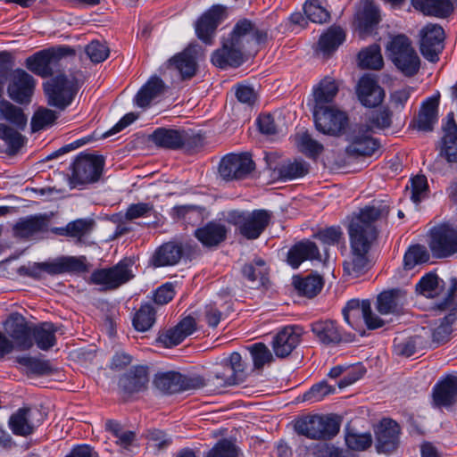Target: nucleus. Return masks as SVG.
Masks as SVG:
<instances>
[{
  "instance_id": "nucleus-1",
  "label": "nucleus",
  "mask_w": 457,
  "mask_h": 457,
  "mask_svg": "<svg viewBox=\"0 0 457 457\" xmlns=\"http://www.w3.org/2000/svg\"><path fill=\"white\" fill-rule=\"evenodd\" d=\"M388 214L389 207L383 202H373L352 214L347 227L350 254L343 264L347 275L358 278L367 271L368 254L379 234L378 222Z\"/></svg>"
},
{
  "instance_id": "nucleus-2",
  "label": "nucleus",
  "mask_w": 457,
  "mask_h": 457,
  "mask_svg": "<svg viewBox=\"0 0 457 457\" xmlns=\"http://www.w3.org/2000/svg\"><path fill=\"white\" fill-rule=\"evenodd\" d=\"M270 38L269 29L258 26L253 21L241 18L234 25L228 37H223L221 48L212 56V62L221 69L238 67L244 61V54L253 46L265 45Z\"/></svg>"
},
{
  "instance_id": "nucleus-3",
  "label": "nucleus",
  "mask_w": 457,
  "mask_h": 457,
  "mask_svg": "<svg viewBox=\"0 0 457 457\" xmlns=\"http://www.w3.org/2000/svg\"><path fill=\"white\" fill-rule=\"evenodd\" d=\"M294 428L298 435L313 440L327 441L339 432L340 424L332 416L312 414L297 419Z\"/></svg>"
},
{
  "instance_id": "nucleus-4",
  "label": "nucleus",
  "mask_w": 457,
  "mask_h": 457,
  "mask_svg": "<svg viewBox=\"0 0 457 457\" xmlns=\"http://www.w3.org/2000/svg\"><path fill=\"white\" fill-rule=\"evenodd\" d=\"M271 214L266 210L242 212L233 210L228 212L226 220L236 226L239 233L245 238H258L270 221Z\"/></svg>"
},
{
  "instance_id": "nucleus-5",
  "label": "nucleus",
  "mask_w": 457,
  "mask_h": 457,
  "mask_svg": "<svg viewBox=\"0 0 457 457\" xmlns=\"http://www.w3.org/2000/svg\"><path fill=\"white\" fill-rule=\"evenodd\" d=\"M104 167V158L102 155L80 154L71 166L69 183L75 188L95 183L99 180Z\"/></svg>"
},
{
  "instance_id": "nucleus-6",
  "label": "nucleus",
  "mask_w": 457,
  "mask_h": 457,
  "mask_svg": "<svg viewBox=\"0 0 457 457\" xmlns=\"http://www.w3.org/2000/svg\"><path fill=\"white\" fill-rule=\"evenodd\" d=\"M386 49L390 59L403 74L412 77L419 71L420 57L406 36L394 37L387 44Z\"/></svg>"
},
{
  "instance_id": "nucleus-7",
  "label": "nucleus",
  "mask_w": 457,
  "mask_h": 457,
  "mask_svg": "<svg viewBox=\"0 0 457 457\" xmlns=\"http://www.w3.org/2000/svg\"><path fill=\"white\" fill-rule=\"evenodd\" d=\"M150 138L157 146L172 150H192L204 144V137L200 134L186 129L158 128Z\"/></svg>"
},
{
  "instance_id": "nucleus-8",
  "label": "nucleus",
  "mask_w": 457,
  "mask_h": 457,
  "mask_svg": "<svg viewBox=\"0 0 457 457\" xmlns=\"http://www.w3.org/2000/svg\"><path fill=\"white\" fill-rule=\"evenodd\" d=\"M81 79L72 77L69 79L59 75L44 85L45 93L48 97V104L63 110L70 105L77 94Z\"/></svg>"
},
{
  "instance_id": "nucleus-9",
  "label": "nucleus",
  "mask_w": 457,
  "mask_h": 457,
  "mask_svg": "<svg viewBox=\"0 0 457 457\" xmlns=\"http://www.w3.org/2000/svg\"><path fill=\"white\" fill-rule=\"evenodd\" d=\"M73 53L68 46L52 47L39 51L26 60V67L42 78L52 76L58 71L61 59Z\"/></svg>"
},
{
  "instance_id": "nucleus-10",
  "label": "nucleus",
  "mask_w": 457,
  "mask_h": 457,
  "mask_svg": "<svg viewBox=\"0 0 457 457\" xmlns=\"http://www.w3.org/2000/svg\"><path fill=\"white\" fill-rule=\"evenodd\" d=\"M429 249L436 258H449L457 254V227L442 223L429 232Z\"/></svg>"
},
{
  "instance_id": "nucleus-11",
  "label": "nucleus",
  "mask_w": 457,
  "mask_h": 457,
  "mask_svg": "<svg viewBox=\"0 0 457 457\" xmlns=\"http://www.w3.org/2000/svg\"><path fill=\"white\" fill-rule=\"evenodd\" d=\"M133 278L131 265L126 261H121L111 268L94 270L90 276V283L107 291L117 289Z\"/></svg>"
},
{
  "instance_id": "nucleus-12",
  "label": "nucleus",
  "mask_w": 457,
  "mask_h": 457,
  "mask_svg": "<svg viewBox=\"0 0 457 457\" xmlns=\"http://www.w3.org/2000/svg\"><path fill=\"white\" fill-rule=\"evenodd\" d=\"M342 312L345 322L353 328L359 327L361 321L365 323L369 329H376L385 324L382 319L373 313L370 301L368 299L362 301L352 299L348 301Z\"/></svg>"
},
{
  "instance_id": "nucleus-13",
  "label": "nucleus",
  "mask_w": 457,
  "mask_h": 457,
  "mask_svg": "<svg viewBox=\"0 0 457 457\" xmlns=\"http://www.w3.org/2000/svg\"><path fill=\"white\" fill-rule=\"evenodd\" d=\"M316 129L323 134L339 136L348 124L346 113L335 105L313 108Z\"/></svg>"
},
{
  "instance_id": "nucleus-14",
  "label": "nucleus",
  "mask_w": 457,
  "mask_h": 457,
  "mask_svg": "<svg viewBox=\"0 0 457 457\" xmlns=\"http://www.w3.org/2000/svg\"><path fill=\"white\" fill-rule=\"evenodd\" d=\"M154 383L159 390L167 394L198 389L206 386L204 379L200 376L187 377L176 371L156 374Z\"/></svg>"
},
{
  "instance_id": "nucleus-15",
  "label": "nucleus",
  "mask_w": 457,
  "mask_h": 457,
  "mask_svg": "<svg viewBox=\"0 0 457 457\" xmlns=\"http://www.w3.org/2000/svg\"><path fill=\"white\" fill-rule=\"evenodd\" d=\"M255 168L249 154H229L224 156L219 166V173L226 181L246 178Z\"/></svg>"
},
{
  "instance_id": "nucleus-16",
  "label": "nucleus",
  "mask_w": 457,
  "mask_h": 457,
  "mask_svg": "<svg viewBox=\"0 0 457 457\" xmlns=\"http://www.w3.org/2000/svg\"><path fill=\"white\" fill-rule=\"evenodd\" d=\"M245 378V364L242 356L239 353L234 352L224 363L222 370L209 378L206 385L216 387L229 386L243 382Z\"/></svg>"
},
{
  "instance_id": "nucleus-17",
  "label": "nucleus",
  "mask_w": 457,
  "mask_h": 457,
  "mask_svg": "<svg viewBox=\"0 0 457 457\" xmlns=\"http://www.w3.org/2000/svg\"><path fill=\"white\" fill-rule=\"evenodd\" d=\"M4 328L17 350L27 351L33 346L32 328L22 314L11 313L4 322Z\"/></svg>"
},
{
  "instance_id": "nucleus-18",
  "label": "nucleus",
  "mask_w": 457,
  "mask_h": 457,
  "mask_svg": "<svg viewBox=\"0 0 457 457\" xmlns=\"http://www.w3.org/2000/svg\"><path fill=\"white\" fill-rule=\"evenodd\" d=\"M370 132L368 125L356 126L347 136V154L354 156L372 155L378 149L379 144L371 137Z\"/></svg>"
},
{
  "instance_id": "nucleus-19",
  "label": "nucleus",
  "mask_w": 457,
  "mask_h": 457,
  "mask_svg": "<svg viewBox=\"0 0 457 457\" xmlns=\"http://www.w3.org/2000/svg\"><path fill=\"white\" fill-rule=\"evenodd\" d=\"M420 52L425 59L431 62L439 60L444 49L445 31L437 24L429 23L420 30Z\"/></svg>"
},
{
  "instance_id": "nucleus-20",
  "label": "nucleus",
  "mask_w": 457,
  "mask_h": 457,
  "mask_svg": "<svg viewBox=\"0 0 457 457\" xmlns=\"http://www.w3.org/2000/svg\"><path fill=\"white\" fill-rule=\"evenodd\" d=\"M42 413L38 410L24 407L11 415L8 425L16 436H27L42 423Z\"/></svg>"
},
{
  "instance_id": "nucleus-21",
  "label": "nucleus",
  "mask_w": 457,
  "mask_h": 457,
  "mask_svg": "<svg viewBox=\"0 0 457 457\" xmlns=\"http://www.w3.org/2000/svg\"><path fill=\"white\" fill-rule=\"evenodd\" d=\"M376 449L379 453L394 452L399 444V425L391 419H383L375 428Z\"/></svg>"
},
{
  "instance_id": "nucleus-22",
  "label": "nucleus",
  "mask_w": 457,
  "mask_h": 457,
  "mask_svg": "<svg viewBox=\"0 0 457 457\" xmlns=\"http://www.w3.org/2000/svg\"><path fill=\"white\" fill-rule=\"evenodd\" d=\"M35 83V79L30 74L22 69H16L8 86V95L16 103H29Z\"/></svg>"
},
{
  "instance_id": "nucleus-23",
  "label": "nucleus",
  "mask_w": 457,
  "mask_h": 457,
  "mask_svg": "<svg viewBox=\"0 0 457 457\" xmlns=\"http://www.w3.org/2000/svg\"><path fill=\"white\" fill-rule=\"evenodd\" d=\"M226 8L222 5H213L198 20L195 31L198 37L210 44L219 24L226 18Z\"/></svg>"
},
{
  "instance_id": "nucleus-24",
  "label": "nucleus",
  "mask_w": 457,
  "mask_h": 457,
  "mask_svg": "<svg viewBox=\"0 0 457 457\" xmlns=\"http://www.w3.org/2000/svg\"><path fill=\"white\" fill-rule=\"evenodd\" d=\"M356 93L360 102L367 107L378 105L385 96L384 90L370 75H364L360 79Z\"/></svg>"
},
{
  "instance_id": "nucleus-25",
  "label": "nucleus",
  "mask_w": 457,
  "mask_h": 457,
  "mask_svg": "<svg viewBox=\"0 0 457 457\" xmlns=\"http://www.w3.org/2000/svg\"><path fill=\"white\" fill-rule=\"evenodd\" d=\"M85 256H63L52 262H40L43 272L51 275L65 272H85L87 270Z\"/></svg>"
},
{
  "instance_id": "nucleus-26",
  "label": "nucleus",
  "mask_w": 457,
  "mask_h": 457,
  "mask_svg": "<svg viewBox=\"0 0 457 457\" xmlns=\"http://www.w3.org/2000/svg\"><path fill=\"white\" fill-rule=\"evenodd\" d=\"M49 220L46 215H30L20 219L13 226L16 237L29 238L48 230Z\"/></svg>"
},
{
  "instance_id": "nucleus-27",
  "label": "nucleus",
  "mask_w": 457,
  "mask_h": 457,
  "mask_svg": "<svg viewBox=\"0 0 457 457\" xmlns=\"http://www.w3.org/2000/svg\"><path fill=\"white\" fill-rule=\"evenodd\" d=\"M439 97L427 98L420 106L418 116L413 120V127L420 131H432L438 118Z\"/></svg>"
},
{
  "instance_id": "nucleus-28",
  "label": "nucleus",
  "mask_w": 457,
  "mask_h": 457,
  "mask_svg": "<svg viewBox=\"0 0 457 457\" xmlns=\"http://www.w3.org/2000/svg\"><path fill=\"white\" fill-rule=\"evenodd\" d=\"M311 330L318 341L326 345H337L343 340L341 328L332 320L314 321L311 324Z\"/></svg>"
},
{
  "instance_id": "nucleus-29",
  "label": "nucleus",
  "mask_w": 457,
  "mask_h": 457,
  "mask_svg": "<svg viewBox=\"0 0 457 457\" xmlns=\"http://www.w3.org/2000/svg\"><path fill=\"white\" fill-rule=\"evenodd\" d=\"M196 322L191 316L184 318L177 326L159 336L158 341L165 347L179 345L195 330Z\"/></svg>"
},
{
  "instance_id": "nucleus-30",
  "label": "nucleus",
  "mask_w": 457,
  "mask_h": 457,
  "mask_svg": "<svg viewBox=\"0 0 457 457\" xmlns=\"http://www.w3.org/2000/svg\"><path fill=\"white\" fill-rule=\"evenodd\" d=\"M406 302V294L401 289L380 293L377 297V310L382 315L399 314Z\"/></svg>"
},
{
  "instance_id": "nucleus-31",
  "label": "nucleus",
  "mask_w": 457,
  "mask_h": 457,
  "mask_svg": "<svg viewBox=\"0 0 457 457\" xmlns=\"http://www.w3.org/2000/svg\"><path fill=\"white\" fill-rule=\"evenodd\" d=\"M228 229L224 224L209 221L195 231V237L205 247L218 246L227 238Z\"/></svg>"
},
{
  "instance_id": "nucleus-32",
  "label": "nucleus",
  "mask_w": 457,
  "mask_h": 457,
  "mask_svg": "<svg viewBox=\"0 0 457 457\" xmlns=\"http://www.w3.org/2000/svg\"><path fill=\"white\" fill-rule=\"evenodd\" d=\"M307 260H321L318 246L310 240L301 241L288 251L287 262L294 269H297L303 262Z\"/></svg>"
},
{
  "instance_id": "nucleus-33",
  "label": "nucleus",
  "mask_w": 457,
  "mask_h": 457,
  "mask_svg": "<svg viewBox=\"0 0 457 457\" xmlns=\"http://www.w3.org/2000/svg\"><path fill=\"white\" fill-rule=\"evenodd\" d=\"M457 398V377L450 375L438 382L433 389V402L437 407L452 405Z\"/></svg>"
},
{
  "instance_id": "nucleus-34",
  "label": "nucleus",
  "mask_w": 457,
  "mask_h": 457,
  "mask_svg": "<svg viewBox=\"0 0 457 457\" xmlns=\"http://www.w3.org/2000/svg\"><path fill=\"white\" fill-rule=\"evenodd\" d=\"M338 90L339 84L334 78L330 76L323 78L316 86H314L312 90L314 98L313 108L332 105L331 103L334 101Z\"/></svg>"
},
{
  "instance_id": "nucleus-35",
  "label": "nucleus",
  "mask_w": 457,
  "mask_h": 457,
  "mask_svg": "<svg viewBox=\"0 0 457 457\" xmlns=\"http://www.w3.org/2000/svg\"><path fill=\"white\" fill-rule=\"evenodd\" d=\"M300 343V335L293 328L280 330L272 340V349L278 358L288 356Z\"/></svg>"
},
{
  "instance_id": "nucleus-36",
  "label": "nucleus",
  "mask_w": 457,
  "mask_h": 457,
  "mask_svg": "<svg viewBox=\"0 0 457 457\" xmlns=\"http://www.w3.org/2000/svg\"><path fill=\"white\" fill-rule=\"evenodd\" d=\"M148 380L147 368L136 366L120 378V386L128 393H136L145 388Z\"/></svg>"
},
{
  "instance_id": "nucleus-37",
  "label": "nucleus",
  "mask_w": 457,
  "mask_h": 457,
  "mask_svg": "<svg viewBox=\"0 0 457 457\" xmlns=\"http://www.w3.org/2000/svg\"><path fill=\"white\" fill-rule=\"evenodd\" d=\"M182 257L181 245L173 242L162 245L154 253L151 262L154 267L172 266Z\"/></svg>"
},
{
  "instance_id": "nucleus-38",
  "label": "nucleus",
  "mask_w": 457,
  "mask_h": 457,
  "mask_svg": "<svg viewBox=\"0 0 457 457\" xmlns=\"http://www.w3.org/2000/svg\"><path fill=\"white\" fill-rule=\"evenodd\" d=\"M413 7L428 16L446 18L453 11L450 0H411Z\"/></svg>"
},
{
  "instance_id": "nucleus-39",
  "label": "nucleus",
  "mask_w": 457,
  "mask_h": 457,
  "mask_svg": "<svg viewBox=\"0 0 457 457\" xmlns=\"http://www.w3.org/2000/svg\"><path fill=\"white\" fill-rule=\"evenodd\" d=\"M379 21V10L377 5L372 1H364L356 14V22L361 32L370 33L378 24Z\"/></svg>"
},
{
  "instance_id": "nucleus-40",
  "label": "nucleus",
  "mask_w": 457,
  "mask_h": 457,
  "mask_svg": "<svg viewBox=\"0 0 457 457\" xmlns=\"http://www.w3.org/2000/svg\"><path fill=\"white\" fill-rule=\"evenodd\" d=\"M170 62L179 72L182 79H189L195 75L197 62L193 48L185 49L183 52L176 54Z\"/></svg>"
},
{
  "instance_id": "nucleus-41",
  "label": "nucleus",
  "mask_w": 457,
  "mask_h": 457,
  "mask_svg": "<svg viewBox=\"0 0 457 457\" xmlns=\"http://www.w3.org/2000/svg\"><path fill=\"white\" fill-rule=\"evenodd\" d=\"M345 40V30L340 26H330L320 37L318 44L319 50L324 55L328 56L334 53Z\"/></svg>"
},
{
  "instance_id": "nucleus-42",
  "label": "nucleus",
  "mask_w": 457,
  "mask_h": 457,
  "mask_svg": "<svg viewBox=\"0 0 457 457\" xmlns=\"http://www.w3.org/2000/svg\"><path fill=\"white\" fill-rule=\"evenodd\" d=\"M58 328L52 322H43L32 328V340L41 350H48L56 344Z\"/></svg>"
},
{
  "instance_id": "nucleus-43",
  "label": "nucleus",
  "mask_w": 457,
  "mask_h": 457,
  "mask_svg": "<svg viewBox=\"0 0 457 457\" xmlns=\"http://www.w3.org/2000/svg\"><path fill=\"white\" fill-rule=\"evenodd\" d=\"M164 91V83L158 77H152L147 83L137 92L135 102L139 107H146L152 100Z\"/></svg>"
},
{
  "instance_id": "nucleus-44",
  "label": "nucleus",
  "mask_w": 457,
  "mask_h": 457,
  "mask_svg": "<svg viewBox=\"0 0 457 457\" xmlns=\"http://www.w3.org/2000/svg\"><path fill=\"white\" fill-rule=\"evenodd\" d=\"M14 362L27 374L46 375L51 372L49 362L29 355H21L14 358Z\"/></svg>"
},
{
  "instance_id": "nucleus-45",
  "label": "nucleus",
  "mask_w": 457,
  "mask_h": 457,
  "mask_svg": "<svg viewBox=\"0 0 457 457\" xmlns=\"http://www.w3.org/2000/svg\"><path fill=\"white\" fill-rule=\"evenodd\" d=\"M294 287L302 295L315 296L323 287V279L320 275H309L305 278H295Z\"/></svg>"
},
{
  "instance_id": "nucleus-46",
  "label": "nucleus",
  "mask_w": 457,
  "mask_h": 457,
  "mask_svg": "<svg viewBox=\"0 0 457 457\" xmlns=\"http://www.w3.org/2000/svg\"><path fill=\"white\" fill-rule=\"evenodd\" d=\"M305 16L314 23H326L330 20V12L322 0H306L303 4Z\"/></svg>"
},
{
  "instance_id": "nucleus-47",
  "label": "nucleus",
  "mask_w": 457,
  "mask_h": 457,
  "mask_svg": "<svg viewBox=\"0 0 457 457\" xmlns=\"http://www.w3.org/2000/svg\"><path fill=\"white\" fill-rule=\"evenodd\" d=\"M457 321V312H451L445 315L440 324L432 331V341L436 345L445 344L450 339L453 332V326Z\"/></svg>"
},
{
  "instance_id": "nucleus-48",
  "label": "nucleus",
  "mask_w": 457,
  "mask_h": 457,
  "mask_svg": "<svg viewBox=\"0 0 457 457\" xmlns=\"http://www.w3.org/2000/svg\"><path fill=\"white\" fill-rule=\"evenodd\" d=\"M359 66L362 69L380 70L383 66V58L380 47L373 45L361 50L358 54Z\"/></svg>"
},
{
  "instance_id": "nucleus-49",
  "label": "nucleus",
  "mask_w": 457,
  "mask_h": 457,
  "mask_svg": "<svg viewBox=\"0 0 457 457\" xmlns=\"http://www.w3.org/2000/svg\"><path fill=\"white\" fill-rule=\"evenodd\" d=\"M0 138L6 144L10 155L16 154L26 140L21 133L5 124H0Z\"/></svg>"
},
{
  "instance_id": "nucleus-50",
  "label": "nucleus",
  "mask_w": 457,
  "mask_h": 457,
  "mask_svg": "<svg viewBox=\"0 0 457 457\" xmlns=\"http://www.w3.org/2000/svg\"><path fill=\"white\" fill-rule=\"evenodd\" d=\"M155 310L150 303L141 305L133 319L134 328L140 332L150 329L155 322Z\"/></svg>"
},
{
  "instance_id": "nucleus-51",
  "label": "nucleus",
  "mask_w": 457,
  "mask_h": 457,
  "mask_svg": "<svg viewBox=\"0 0 457 457\" xmlns=\"http://www.w3.org/2000/svg\"><path fill=\"white\" fill-rule=\"evenodd\" d=\"M0 112L3 117L14 124L17 128L23 129L27 124V118L20 107H17L7 101L0 103Z\"/></svg>"
},
{
  "instance_id": "nucleus-52",
  "label": "nucleus",
  "mask_w": 457,
  "mask_h": 457,
  "mask_svg": "<svg viewBox=\"0 0 457 457\" xmlns=\"http://www.w3.org/2000/svg\"><path fill=\"white\" fill-rule=\"evenodd\" d=\"M296 142L299 151L311 158H316L324 150L323 145L313 139L307 132L299 134Z\"/></svg>"
},
{
  "instance_id": "nucleus-53",
  "label": "nucleus",
  "mask_w": 457,
  "mask_h": 457,
  "mask_svg": "<svg viewBox=\"0 0 457 457\" xmlns=\"http://www.w3.org/2000/svg\"><path fill=\"white\" fill-rule=\"evenodd\" d=\"M415 288L418 294L433 298L439 293V278L436 274H426L420 278Z\"/></svg>"
},
{
  "instance_id": "nucleus-54",
  "label": "nucleus",
  "mask_w": 457,
  "mask_h": 457,
  "mask_svg": "<svg viewBox=\"0 0 457 457\" xmlns=\"http://www.w3.org/2000/svg\"><path fill=\"white\" fill-rule=\"evenodd\" d=\"M267 272L268 269L266 263L261 258L254 259L252 262L245 264L242 269L243 276L251 282L257 280L262 282Z\"/></svg>"
},
{
  "instance_id": "nucleus-55",
  "label": "nucleus",
  "mask_w": 457,
  "mask_h": 457,
  "mask_svg": "<svg viewBox=\"0 0 457 457\" xmlns=\"http://www.w3.org/2000/svg\"><path fill=\"white\" fill-rule=\"evenodd\" d=\"M428 260V253L426 248L417 245L411 246L403 257L404 268L411 270L415 265L425 262Z\"/></svg>"
},
{
  "instance_id": "nucleus-56",
  "label": "nucleus",
  "mask_w": 457,
  "mask_h": 457,
  "mask_svg": "<svg viewBox=\"0 0 457 457\" xmlns=\"http://www.w3.org/2000/svg\"><path fill=\"white\" fill-rule=\"evenodd\" d=\"M250 353L256 369H262L265 364L273 361V355L270 349L262 343H256L251 345Z\"/></svg>"
},
{
  "instance_id": "nucleus-57",
  "label": "nucleus",
  "mask_w": 457,
  "mask_h": 457,
  "mask_svg": "<svg viewBox=\"0 0 457 457\" xmlns=\"http://www.w3.org/2000/svg\"><path fill=\"white\" fill-rule=\"evenodd\" d=\"M95 221L92 219H78L68 223L69 237L80 240L88 235L94 228Z\"/></svg>"
},
{
  "instance_id": "nucleus-58",
  "label": "nucleus",
  "mask_w": 457,
  "mask_h": 457,
  "mask_svg": "<svg viewBox=\"0 0 457 457\" xmlns=\"http://www.w3.org/2000/svg\"><path fill=\"white\" fill-rule=\"evenodd\" d=\"M438 309L457 312V278H451L445 298L437 304Z\"/></svg>"
},
{
  "instance_id": "nucleus-59",
  "label": "nucleus",
  "mask_w": 457,
  "mask_h": 457,
  "mask_svg": "<svg viewBox=\"0 0 457 457\" xmlns=\"http://www.w3.org/2000/svg\"><path fill=\"white\" fill-rule=\"evenodd\" d=\"M57 119L55 112L49 109H40L35 112L31 120L32 131H39L52 125Z\"/></svg>"
},
{
  "instance_id": "nucleus-60",
  "label": "nucleus",
  "mask_w": 457,
  "mask_h": 457,
  "mask_svg": "<svg viewBox=\"0 0 457 457\" xmlns=\"http://www.w3.org/2000/svg\"><path fill=\"white\" fill-rule=\"evenodd\" d=\"M309 171V164L304 161H295L281 167L280 174L286 179L303 177Z\"/></svg>"
},
{
  "instance_id": "nucleus-61",
  "label": "nucleus",
  "mask_w": 457,
  "mask_h": 457,
  "mask_svg": "<svg viewBox=\"0 0 457 457\" xmlns=\"http://www.w3.org/2000/svg\"><path fill=\"white\" fill-rule=\"evenodd\" d=\"M85 51L91 62L95 63L104 62L110 54L109 47L105 45V43H102L97 40L90 42L86 46Z\"/></svg>"
},
{
  "instance_id": "nucleus-62",
  "label": "nucleus",
  "mask_w": 457,
  "mask_h": 457,
  "mask_svg": "<svg viewBox=\"0 0 457 457\" xmlns=\"http://www.w3.org/2000/svg\"><path fill=\"white\" fill-rule=\"evenodd\" d=\"M346 445L354 451H364L372 444V436L370 433H348L345 436Z\"/></svg>"
},
{
  "instance_id": "nucleus-63",
  "label": "nucleus",
  "mask_w": 457,
  "mask_h": 457,
  "mask_svg": "<svg viewBox=\"0 0 457 457\" xmlns=\"http://www.w3.org/2000/svg\"><path fill=\"white\" fill-rule=\"evenodd\" d=\"M314 238L320 240L323 245H334L338 244L343 237V231L338 226H332L319 230L314 234Z\"/></svg>"
},
{
  "instance_id": "nucleus-64",
  "label": "nucleus",
  "mask_w": 457,
  "mask_h": 457,
  "mask_svg": "<svg viewBox=\"0 0 457 457\" xmlns=\"http://www.w3.org/2000/svg\"><path fill=\"white\" fill-rule=\"evenodd\" d=\"M237 455L236 445L227 439H222L209 451L206 457H237Z\"/></svg>"
}]
</instances>
